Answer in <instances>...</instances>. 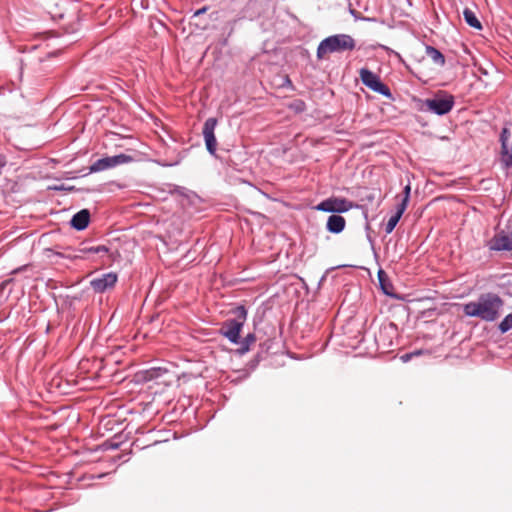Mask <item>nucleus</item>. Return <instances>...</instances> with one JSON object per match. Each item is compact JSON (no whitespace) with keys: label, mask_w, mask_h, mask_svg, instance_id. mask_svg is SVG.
<instances>
[{"label":"nucleus","mask_w":512,"mask_h":512,"mask_svg":"<svg viewBox=\"0 0 512 512\" xmlns=\"http://www.w3.org/2000/svg\"><path fill=\"white\" fill-rule=\"evenodd\" d=\"M504 304V300L499 294L483 292L478 295L476 300L464 303L462 311L466 317L494 322L500 317Z\"/></svg>","instance_id":"nucleus-1"},{"label":"nucleus","mask_w":512,"mask_h":512,"mask_svg":"<svg viewBox=\"0 0 512 512\" xmlns=\"http://www.w3.org/2000/svg\"><path fill=\"white\" fill-rule=\"evenodd\" d=\"M229 313L234 315V318L224 320L218 333L231 344L237 345L241 340V332L248 317V310L244 304H237L230 309Z\"/></svg>","instance_id":"nucleus-2"},{"label":"nucleus","mask_w":512,"mask_h":512,"mask_svg":"<svg viewBox=\"0 0 512 512\" xmlns=\"http://www.w3.org/2000/svg\"><path fill=\"white\" fill-rule=\"evenodd\" d=\"M218 124V119L215 117H210L206 119L202 129V135L205 143V147L207 152L219 159L221 162H225L228 165L234 164L232 159V150L225 148L224 146L220 147V154L217 155V139L215 136V128Z\"/></svg>","instance_id":"nucleus-3"},{"label":"nucleus","mask_w":512,"mask_h":512,"mask_svg":"<svg viewBox=\"0 0 512 512\" xmlns=\"http://www.w3.org/2000/svg\"><path fill=\"white\" fill-rule=\"evenodd\" d=\"M313 210L330 213V215H341L350 211L351 209H359L362 211L364 219H367L368 209L365 204H358L350 201L344 197L330 196L323 199L318 204L312 207Z\"/></svg>","instance_id":"nucleus-4"},{"label":"nucleus","mask_w":512,"mask_h":512,"mask_svg":"<svg viewBox=\"0 0 512 512\" xmlns=\"http://www.w3.org/2000/svg\"><path fill=\"white\" fill-rule=\"evenodd\" d=\"M422 105L419 110L429 112L437 116L449 114L455 106V97L445 90L436 91L432 97L420 100Z\"/></svg>","instance_id":"nucleus-5"},{"label":"nucleus","mask_w":512,"mask_h":512,"mask_svg":"<svg viewBox=\"0 0 512 512\" xmlns=\"http://www.w3.org/2000/svg\"><path fill=\"white\" fill-rule=\"evenodd\" d=\"M354 48L355 41L349 34H331L319 43L316 57L321 60L327 53L343 52Z\"/></svg>","instance_id":"nucleus-6"},{"label":"nucleus","mask_w":512,"mask_h":512,"mask_svg":"<svg viewBox=\"0 0 512 512\" xmlns=\"http://www.w3.org/2000/svg\"><path fill=\"white\" fill-rule=\"evenodd\" d=\"M359 77L364 86L387 99L393 100L391 89L377 73L363 67L359 71Z\"/></svg>","instance_id":"nucleus-7"},{"label":"nucleus","mask_w":512,"mask_h":512,"mask_svg":"<svg viewBox=\"0 0 512 512\" xmlns=\"http://www.w3.org/2000/svg\"><path fill=\"white\" fill-rule=\"evenodd\" d=\"M134 161V157L125 153H120L112 156H105L97 159L92 165L89 166L88 172L84 173L86 176L91 173H98L108 169L115 168L119 165L128 164Z\"/></svg>","instance_id":"nucleus-8"},{"label":"nucleus","mask_w":512,"mask_h":512,"mask_svg":"<svg viewBox=\"0 0 512 512\" xmlns=\"http://www.w3.org/2000/svg\"><path fill=\"white\" fill-rule=\"evenodd\" d=\"M512 123L506 121L499 134L500 163L503 168H512Z\"/></svg>","instance_id":"nucleus-9"},{"label":"nucleus","mask_w":512,"mask_h":512,"mask_svg":"<svg viewBox=\"0 0 512 512\" xmlns=\"http://www.w3.org/2000/svg\"><path fill=\"white\" fill-rule=\"evenodd\" d=\"M118 282V274L110 271L90 280L89 285L94 293L102 294L112 290Z\"/></svg>","instance_id":"nucleus-10"},{"label":"nucleus","mask_w":512,"mask_h":512,"mask_svg":"<svg viewBox=\"0 0 512 512\" xmlns=\"http://www.w3.org/2000/svg\"><path fill=\"white\" fill-rule=\"evenodd\" d=\"M486 246L493 252H512V231H497Z\"/></svg>","instance_id":"nucleus-11"},{"label":"nucleus","mask_w":512,"mask_h":512,"mask_svg":"<svg viewBox=\"0 0 512 512\" xmlns=\"http://www.w3.org/2000/svg\"><path fill=\"white\" fill-rule=\"evenodd\" d=\"M397 325L393 322L382 325L377 335H375V341L377 345L383 348H389L393 345V338L397 336Z\"/></svg>","instance_id":"nucleus-12"},{"label":"nucleus","mask_w":512,"mask_h":512,"mask_svg":"<svg viewBox=\"0 0 512 512\" xmlns=\"http://www.w3.org/2000/svg\"><path fill=\"white\" fill-rule=\"evenodd\" d=\"M166 373H168V369L160 366L139 370L134 374V382L145 384L162 377Z\"/></svg>","instance_id":"nucleus-13"},{"label":"nucleus","mask_w":512,"mask_h":512,"mask_svg":"<svg viewBox=\"0 0 512 512\" xmlns=\"http://www.w3.org/2000/svg\"><path fill=\"white\" fill-rule=\"evenodd\" d=\"M377 279L379 289L385 296L395 300H404L403 296L394 292V285L388 274L382 268H379L377 271Z\"/></svg>","instance_id":"nucleus-14"},{"label":"nucleus","mask_w":512,"mask_h":512,"mask_svg":"<svg viewBox=\"0 0 512 512\" xmlns=\"http://www.w3.org/2000/svg\"><path fill=\"white\" fill-rule=\"evenodd\" d=\"M91 223V212L83 208L72 215L69 226L75 231L81 232L88 228Z\"/></svg>","instance_id":"nucleus-15"},{"label":"nucleus","mask_w":512,"mask_h":512,"mask_svg":"<svg viewBox=\"0 0 512 512\" xmlns=\"http://www.w3.org/2000/svg\"><path fill=\"white\" fill-rule=\"evenodd\" d=\"M273 343H274L273 339L267 338L265 341H263L259 344V349H258L257 353L247 363V367L249 370L253 371L258 367L260 362L263 361L266 358V356L269 354Z\"/></svg>","instance_id":"nucleus-16"},{"label":"nucleus","mask_w":512,"mask_h":512,"mask_svg":"<svg viewBox=\"0 0 512 512\" xmlns=\"http://www.w3.org/2000/svg\"><path fill=\"white\" fill-rule=\"evenodd\" d=\"M346 228V219L342 215H329L325 224V230L333 235L341 234Z\"/></svg>","instance_id":"nucleus-17"},{"label":"nucleus","mask_w":512,"mask_h":512,"mask_svg":"<svg viewBox=\"0 0 512 512\" xmlns=\"http://www.w3.org/2000/svg\"><path fill=\"white\" fill-rule=\"evenodd\" d=\"M88 242H90V240H85L81 242L80 246L75 251L82 253L84 256L89 253L107 254L110 252V248L106 245L88 246Z\"/></svg>","instance_id":"nucleus-18"},{"label":"nucleus","mask_w":512,"mask_h":512,"mask_svg":"<svg viewBox=\"0 0 512 512\" xmlns=\"http://www.w3.org/2000/svg\"><path fill=\"white\" fill-rule=\"evenodd\" d=\"M499 295L512 297V275H502L495 284Z\"/></svg>","instance_id":"nucleus-19"},{"label":"nucleus","mask_w":512,"mask_h":512,"mask_svg":"<svg viewBox=\"0 0 512 512\" xmlns=\"http://www.w3.org/2000/svg\"><path fill=\"white\" fill-rule=\"evenodd\" d=\"M257 340L255 333H248L245 337H241V340L237 345L239 347L235 350V354L238 356H243L248 353L251 349V345L254 344Z\"/></svg>","instance_id":"nucleus-20"},{"label":"nucleus","mask_w":512,"mask_h":512,"mask_svg":"<svg viewBox=\"0 0 512 512\" xmlns=\"http://www.w3.org/2000/svg\"><path fill=\"white\" fill-rule=\"evenodd\" d=\"M425 51H426L427 56H429L431 58V60L433 61L434 64H436L440 67H443L445 65V63H446L445 56L439 49H437L436 47H434L432 45H426Z\"/></svg>","instance_id":"nucleus-21"},{"label":"nucleus","mask_w":512,"mask_h":512,"mask_svg":"<svg viewBox=\"0 0 512 512\" xmlns=\"http://www.w3.org/2000/svg\"><path fill=\"white\" fill-rule=\"evenodd\" d=\"M122 443V435L116 434L112 438L105 440L101 445H99V449L102 451L117 450L120 448Z\"/></svg>","instance_id":"nucleus-22"},{"label":"nucleus","mask_w":512,"mask_h":512,"mask_svg":"<svg viewBox=\"0 0 512 512\" xmlns=\"http://www.w3.org/2000/svg\"><path fill=\"white\" fill-rule=\"evenodd\" d=\"M463 17H464L465 22L471 28H474L477 30L482 29V24H481L480 20L477 18L476 14L472 10L465 8V10L463 11Z\"/></svg>","instance_id":"nucleus-23"},{"label":"nucleus","mask_w":512,"mask_h":512,"mask_svg":"<svg viewBox=\"0 0 512 512\" xmlns=\"http://www.w3.org/2000/svg\"><path fill=\"white\" fill-rule=\"evenodd\" d=\"M379 197L380 193H377L375 190L365 189L360 194V201L362 202L361 204H365L366 207L368 208V205L373 204L375 200Z\"/></svg>","instance_id":"nucleus-24"},{"label":"nucleus","mask_w":512,"mask_h":512,"mask_svg":"<svg viewBox=\"0 0 512 512\" xmlns=\"http://www.w3.org/2000/svg\"><path fill=\"white\" fill-rule=\"evenodd\" d=\"M512 329V312L507 314L497 325L500 334H506Z\"/></svg>","instance_id":"nucleus-25"},{"label":"nucleus","mask_w":512,"mask_h":512,"mask_svg":"<svg viewBox=\"0 0 512 512\" xmlns=\"http://www.w3.org/2000/svg\"><path fill=\"white\" fill-rule=\"evenodd\" d=\"M64 250L65 252L57 253V255L69 260L84 259V255L82 253L75 251L77 250V248H72L71 246H68Z\"/></svg>","instance_id":"nucleus-26"},{"label":"nucleus","mask_w":512,"mask_h":512,"mask_svg":"<svg viewBox=\"0 0 512 512\" xmlns=\"http://www.w3.org/2000/svg\"><path fill=\"white\" fill-rule=\"evenodd\" d=\"M288 108L296 114H300L306 111L307 105L304 100L297 98L289 103Z\"/></svg>","instance_id":"nucleus-27"},{"label":"nucleus","mask_w":512,"mask_h":512,"mask_svg":"<svg viewBox=\"0 0 512 512\" xmlns=\"http://www.w3.org/2000/svg\"><path fill=\"white\" fill-rule=\"evenodd\" d=\"M400 217L392 214L390 216V218L388 219L387 223L385 224V233L386 234H391L393 232V230L395 229V227L397 226V224L399 223L400 221Z\"/></svg>","instance_id":"nucleus-28"},{"label":"nucleus","mask_w":512,"mask_h":512,"mask_svg":"<svg viewBox=\"0 0 512 512\" xmlns=\"http://www.w3.org/2000/svg\"><path fill=\"white\" fill-rule=\"evenodd\" d=\"M409 202L410 201H407L406 199H401V201L396 205V210L393 214L402 218L409 205Z\"/></svg>","instance_id":"nucleus-29"},{"label":"nucleus","mask_w":512,"mask_h":512,"mask_svg":"<svg viewBox=\"0 0 512 512\" xmlns=\"http://www.w3.org/2000/svg\"><path fill=\"white\" fill-rule=\"evenodd\" d=\"M207 8L206 7H203L201 9H198L191 17V21H190V25H195L196 27H200L199 23L197 22V20L200 18V16L202 14H204L206 12Z\"/></svg>","instance_id":"nucleus-30"},{"label":"nucleus","mask_w":512,"mask_h":512,"mask_svg":"<svg viewBox=\"0 0 512 512\" xmlns=\"http://www.w3.org/2000/svg\"><path fill=\"white\" fill-rule=\"evenodd\" d=\"M50 189L55 190V191H69V192L77 190L74 186H65L64 184L55 185V186L51 187Z\"/></svg>","instance_id":"nucleus-31"},{"label":"nucleus","mask_w":512,"mask_h":512,"mask_svg":"<svg viewBox=\"0 0 512 512\" xmlns=\"http://www.w3.org/2000/svg\"><path fill=\"white\" fill-rule=\"evenodd\" d=\"M378 47L383 49V50H385L389 55H394L399 60H402L401 55L398 52L394 51L393 49L389 48L388 46H385V45H382V44H378Z\"/></svg>","instance_id":"nucleus-32"},{"label":"nucleus","mask_w":512,"mask_h":512,"mask_svg":"<svg viewBox=\"0 0 512 512\" xmlns=\"http://www.w3.org/2000/svg\"><path fill=\"white\" fill-rule=\"evenodd\" d=\"M410 197H411V186H410V184H407L403 188L402 199H406L407 201H410Z\"/></svg>","instance_id":"nucleus-33"},{"label":"nucleus","mask_w":512,"mask_h":512,"mask_svg":"<svg viewBox=\"0 0 512 512\" xmlns=\"http://www.w3.org/2000/svg\"><path fill=\"white\" fill-rule=\"evenodd\" d=\"M29 268V264H24L22 266H19L15 269H13L11 272H10V275H16V274H19L23 271H26L27 269Z\"/></svg>","instance_id":"nucleus-34"},{"label":"nucleus","mask_w":512,"mask_h":512,"mask_svg":"<svg viewBox=\"0 0 512 512\" xmlns=\"http://www.w3.org/2000/svg\"><path fill=\"white\" fill-rule=\"evenodd\" d=\"M411 354H412V356L414 358V357H418V356L424 355V354L429 355L430 351L427 350V349H417V350L412 351Z\"/></svg>","instance_id":"nucleus-35"},{"label":"nucleus","mask_w":512,"mask_h":512,"mask_svg":"<svg viewBox=\"0 0 512 512\" xmlns=\"http://www.w3.org/2000/svg\"><path fill=\"white\" fill-rule=\"evenodd\" d=\"M412 359H413V356H412L411 352L405 353V354L400 356V360L403 363H407V362H409Z\"/></svg>","instance_id":"nucleus-36"},{"label":"nucleus","mask_w":512,"mask_h":512,"mask_svg":"<svg viewBox=\"0 0 512 512\" xmlns=\"http://www.w3.org/2000/svg\"><path fill=\"white\" fill-rule=\"evenodd\" d=\"M110 475V473H99V474H92L89 476V479L95 480V479H103L106 476Z\"/></svg>","instance_id":"nucleus-37"},{"label":"nucleus","mask_w":512,"mask_h":512,"mask_svg":"<svg viewBox=\"0 0 512 512\" xmlns=\"http://www.w3.org/2000/svg\"><path fill=\"white\" fill-rule=\"evenodd\" d=\"M175 191H176L178 194L185 196V195H186V192H187L188 190H187L185 187L175 186Z\"/></svg>","instance_id":"nucleus-38"},{"label":"nucleus","mask_w":512,"mask_h":512,"mask_svg":"<svg viewBox=\"0 0 512 512\" xmlns=\"http://www.w3.org/2000/svg\"><path fill=\"white\" fill-rule=\"evenodd\" d=\"M262 322V316L255 315L253 317V326L256 329L257 325Z\"/></svg>","instance_id":"nucleus-39"},{"label":"nucleus","mask_w":512,"mask_h":512,"mask_svg":"<svg viewBox=\"0 0 512 512\" xmlns=\"http://www.w3.org/2000/svg\"><path fill=\"white\" fill-rule=\"evenodd\" d=\"M284 85L287 86V87H291V88L293 87V84H292V82H291V80L289 79L288 76H286V78H285V84Z\"/></svg>","instance_id":"nucleus-40"},{"label":"nucleus","mask_w":512,"mask_h":512,"mask_svg":"<svg viewBox=\"0 0 512 512\" xmlns=\"http://www.w3.org/2000/svg\"><path fill=\"white\" fill-rule=\"evenodd\" d=\"M366 220V223H365V231H366V234L367 233H370V230H371V227H370V224H369V221H368V218L365 219Z\"/></svg>","instance_id":"nucleus-41"},{"label":"nucleus","mask_w":512,"mask_h":512,"mask_svg":"<svg viewBox=\"0 0 512 512\" xmlns=\"http://www.w3.org/2000/svg\"><path fill=\"white\" fill-rule=\"evenodd\" d=\"M366 238H367L368 242L371 244V246L373 247V245H374V240H373V238H372L371 234H370V233H367V234H366Z\"/></svg>","instance_id":"nucleus-42"},{"label":"nucleus","mask_w":512,"mask_h":512,"mask_svg":"<svg viewBox=\"0 0 512 512\" xmlns=\"http://www.w3.org/2000/svg\"><path fill=\"white\" fill-rule=\"evenodd\" d=\"M178 163H179V161H176V162H174V163H162L161 165H162L163 167H172V166L177 165Z\"/></svg>","instance_id":"nucleus-43"},{"label":"nucleus","mask_w":512,"mask_h":512,"mask_svg":"<svg viewBox=\"0 0 512 512\" xmlns=\"http://www.w3.org/2000/svg\"><path fill=\"white\" fill-rule=\"evenodd\" d=\"M7 286L4 285L3 281L0 283V298H2V294Z\"/></svg>","instance_id":"nucleus-44"},{"label":"nucleus","mask_w":512,"mask_h":512,"mask_svg":"<svg viewBox=\"0 0 512 512\" xmlns=\"http://www.w3.org/2000/svg\"><path fill=\"white\" fill-rule=\"evenodd\" d=\"M14 282V278H8L3 281L4 285L8 286L9 284Z\"/></svg>","instance_id":"nucleus-45"},{"label":"nucleus","mask_w":512,"mask_h":512,"mask_svg":"<svg viewBox=\"0 0 512 512\" xmlns=\"http://www.w3.org/2000/svg\"><path fill=\"white\" fill-rule=\"evenodd\" d=\"M462 46H463V51H464V53H466V54H471L470 49H469L466 45H464V44H463Z\"/></svg>","instance_id":"nucleus-46"},{"label":"nucleus","mask_w":512,"mask_h":512,"mask_svg":"<svg viewBox=\"0 0 512 512\" xmlns=\"http://www.w3.org/2000/svg\"><path fill=\"white\" fill-rule=\"evenodd\" d=\"M11 294V290L8 291V294L4 297V299H7L9 297V295Z\"/></svg>","instance_id":"nucleus-47"},{"label":"nucleus","mask_w":512,"mask_h":512,"mask_svg":"<svg viewBox=\"0 0 512 512\" xmlns=\"http://www.w3.org/2000/svg\"><path fill=\"white\" fill-rule=\"evenodd\" d=\"M227 43V39L225 38L222 42L223 45H225Z\"/></svg>","instance_id":"nucleus-48"}]
</instances>
